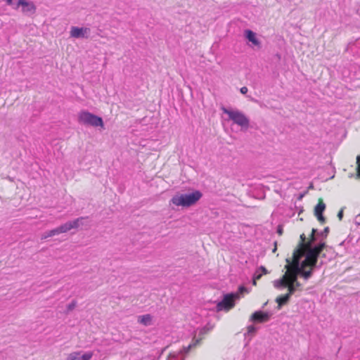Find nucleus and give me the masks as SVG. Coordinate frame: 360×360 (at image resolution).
I'll return each instance as SVG.
<instances>
[{
  "label": "nucleus",
  "instance_id": "29",
  "mask_svg": "<svg viewBox=\"0 0 360 360\" xmlns=\"http://www.w3.org/2000/svg\"><path fill=\"white\" fill-rule=\"evenodd\" d=\"M329 232V228L328 227H326L323 230V233L327 235L328 233Z\"/></svg>",
  "mask_w": 360,
  "mask_h": 360
},
{
  "label": "nucleus",
  "instance_id": "16",
  "mask_svg": "<svg viewBox=\"0 0 360 360\" xmlns=\"http://www.w3.org/2000/svg\"><path fill=\"white\" fill-rule=\"evenodd\" d=\"M84 219V217H79L72 221H68L70 225V230L72 229H77L79 226L81 221Z\"/></svg>",
  "mask_w": 360,
  "mask_h": 360
},
{
  "label": "nucleus",
  "instance_id": "24",
  "mask_svg": "<svg viewBox=\"0 0 360 360\" xmlns=\"http://www.w3.org/2000/svg\"><path fill=\"white\" fill-rule=\"evenodd\" d=\"M316 217H317L318 220H319L320 222H321V223H324V222H325V218L323 217V214H320V215H319V214H317V215H316Z\"/></svg>",
  "mask_w": 360,
  "mask_h": 360
},
{
  "label": "nucleus",
  "instance_id": "22",
  "mask_svg": "<svg viewBox=\"0 0 360 360\" xmlns=\"http://www.w3.org/2000/svg\"><path fill=\"white\" fill-rule=\"evenodd\" d=\"M247 331L248 333H255L256 331V328L254 326H249L247 328Z\"/></svg>",
  "mask_w": 360,
  "mask_h": 360
},
{
  "label": "nucleus",
  "instance_id": "31",
  "mask_svg": "<svg viewBox=\"0 0 360 360\" xmlns=\"http://www.w3.org/2000/svg\"><path fill=\"white\" fill-rule=\"evenodd\" d=\"M295 288H298L300 286V283L296 281V282L295 283Z\"/></svg>",
  "mask_w": 360,
  "mask_h": 360
},
{
  "label": "nucleus",
  "instance_id": "32",
  "mask_svg": "<svg viewBox=\"0 0 360 360\" xmlns=\"http://www.w3.org/2000/svg\"><path fill=\"white\" fill-rule=\"evenodd\" d=\"M257 280H255V278H253V279H252L253 285H255V286L257 285Z\"/></svg>",
  "mask_w": 360,
  "mask_h": 360
},
{
  "label": "nucleus",
  "instance_id": "3",
  "mask_svg": "<svg viewBox=\"0 0 360 360\" xmlns=\"http://www.w3.org/2000/svg\"><path fill=\"white\" fill-rule=\"evenodd\" d=\"M202 193L195 191L191 193H185L174 195L171 201L176 206L191 207L195 205L202 197Z\"/></svg>",
  "mask_w": 360,
  "mask_h": 360
},
{
  "label": "nucleus",
  "instance_id": "13",
  "mask_svg": "<svg viewBox=\"0 0 360 360\" xmlns=\"http://www.w3.org/2000/svg\"><path fill=\"white\" fill-rule=\"evenodd\" d=\"M290 297L288 296V295H287V294L282 295H280V296L277 297L276 299V302L278 304V308L281 309V307L283 305L287 304L288 302L290 300Z\"/></svg>",
  "mask_w": 360,
  "mask_h": 360
},
{
  "label": "nucleus",
  "instance_id": "8",
  "mask_svg": "<svg viewBox=\"0 0 360 360\" xmlns=\"http://www.w3.org/2000/svg\"><path fill=\"white\" fill-rule=\"evenodd\" d=\"M271 315L269 313L262 311H257L251 315L250 320L254 323H262L269 321Z\"/></svg>",
  "mask_w": 360,
  "mask_h": 360
},
{
  "label": "nucleus",
  "instance_id": "10",
  "mask_svg": "<svg viewBox=\"0 0 360 360\" xmlns=\"http://www.w3.org/2000/svg\"><path fill=\"white\" fill-rule=\"evenodd\" d=\"M90 32L89 28L72 27L70 36L74 38L85 37Z\"/></svg>",
  "mask_w": 360,
  "mask_h": 360
},
{
  "label": "nucleus",
  "instance_id": "7",
  "mask_svg": "<svg viewBox=\"0 0 360 360\" xmlns=\"http://www.w3.org/2000/svg\"><path fill=\"white\" fill-rule=\"evenodd\" d=\"M214 323H207L205 326L201 328L199 330V338H193L192 342L188 346L187 350H190L191 348L195 347L198 345L205 338V336L214 329Z\"/></svg>",
  "mask_w": 360,
  "mask_h": 360
},
{
  "label": "nucleus",
  "instance_id": "11",
  "mask_svg": "<svg viewBox=\"0 0 360 360\" xmlns=\"http://www.w3.org/2000/svg\"><path fill=\"white\" fill-rule=\"evenodd\" d=\"M22 6V12L34 13L36 11V7L32 2H28L26 0H18V7Z\"/></svg>",
  "mask_w": 360,
  "mask_h": 360
},
{
  "label": "nucleus",
  "instance_id": "17",
  "mask_svg": "<svg viewBox=\"0 0 360 360\" xmlns=\"http://www.w3.org/2000/svg\"><path fill=\"white\" fill-rule=\"evenodd\" d=\"M57 230L58 231V234L63 233L69 231L70 230V225L68 224V222H66L64 224L60 225V226L57 227Z\"/></svg>",
  "mask_w": 360,
  "mask_h": 360
},
{
  "label": "nucleus",
  "instance_id": "26",
  "mask_svg": "<svg viewBox=\"0 0 360 360\" xmlns=\"http://www.w3.org/2000/svg\"><path fill=\"white\" fill-rule=\"evenodd\" d=\"M277 233L279 236H281L283 233V229L282 225H279L277 228Z\"/></svg>",
  "mask_w": 360,
  "mask_h": 360
},
{
  "label": "nucleus",
  "instance_id": "27",
  "mask_svg": "<svg viewBox=\"0 0 360 360\" xmlns=\"http://www.w3.org/2000/svg\"><path fill=\"white\" fill-rule=\"evenodd\" d=\"M248 91V89L246 86H243L240 89V93L243 94H247Z\"/></svg>",
  "mask_w": 360,
  "mask_h": 360
},
{
  "label": "nucleus",
  "instance_id": "4",
  "mask_svg": "<svg viewBox=\"0 0 360 360\" xmlns=\"http://www.w3.org/2000/svg\"><path fill=\"white\" fill-rule=\"evenodd\" d=\"M222 112L229 116V120L242 128L247 129L250 126V120L244 113L239 110H233L224 107L221 108Z\"/></svg>",
  "mask_w": 360,
  "mask_h": 360
},
{
  "label": "nucleus",
  "instance_id": "30",
  "mask_svg": "<svg viewBox=\"0 0 360 360\" xmlns=\"http://www.w3.org/2000/svg\"><path fill=\"white\" fill-rule=\"evenodd\" d=\"M5 1L8 5H11L13 3V0H5Z\"/></svg>",
  "mask_w": 360,
  "mask_h": 360
},
{
  "label": "nucleus",
  "instance_id": "18",
  "mask_svg": "<svg viewBox=\"0 0 360 360\" xmlns=\"http://www.w3.org/2000/svg\"><path fill=\"white\" fill-rule=\"evenodd\" d=\"M56 235H58V231L57 230V228H56L54 229H52V230L46 232L44 235H42L41 239H46V238H47L49 237H52V236H56Z\"/></svg>",
  "mask_w": 360,
  "mask_h": 360
},
{
  "label": "nucleus",
  "instance_id": "25",
  "mask_svg": "<svg viewBox=\"0 0 360 360\" xmlns=\"http://www.w3.org/2000/svg\"><path fill=\"white\" fill-rule=\"evenodd\" d=\"M258 270L261 271V274H262V275L266 274L268 273L266 269L263 266H261Z\"/></svg>",
  "mask_w": 360,
  "mask_h": 360
},
{
  "label": "nucleus",
  "instance_id": "2",
  "mask_svg": "<svg viewBox=\"0 0 360 360\" xmlns=\"http://www.w3.org/2000/svg\"><path fill=\"white\" fill-rule=\"evenodd\" d=\"M287 264L285 266V273L277 281H274V285L276 288H287L288 296H291L296 290L295 283L297 276L301 275L305 280L309 279L313 273L314 268L302 267V265L290 262V259H286Z\"/></svg>",
  "mask_w": 360,
  "mask_h": 360
},
{
  "label": "nucleus",
  "instance_id": "1",
  "mask_svg": "<svg viewBox=\"0 0 360 360\" xmlns=\"http://www.w3.org/2000/svg\"><path fill=\"white\" fill-rule=\"evenodd\" d=\"M326 247L325 242L320 243L314 248H310V242L306 240L304 233L300 235V241L294 250L290 262L302 265V267L314 268L318 262V257Z\"/></svg>",
  "mask_w": 360,
  "mask_h": 360
},
{
  "label": "nucleus",
  "instance_id": "20",
  "mask_svg": "<svg viewBox=\"0 0 360 360\" xmlns=\"http://www.w3.org/2000/svg\"><path fill=\"white\" fill-rule=\"evenodd\" d=\"M316 231V230L315 229H312L311 235L309 236V238L308 239V242H310V248H311V245L315 240Z\"/></svg>",
  "mask_w": 360,
  "mask_h": 360
},
{
  "label": "nucleus",
  "instance_id": "15",
  "mask_svg": "<svg viewBox=\"0 0 360 360\" xmlns=\"http://www.w3.org/2000/svg\"><path fill=\"white\" fill-rule=\"evenodd\" d=\"M138 321L144 326H149L152 323V316L150 314L142 315L139 317Z\"/></svg>",
  "mask_w": 360,
  "mask_h": 360
},
{
  "label": "nucleus",
  "instance_id": "6",
  "mask_svg": "<svg viewBox=\"0 0 360 360\" xmlns=\"http://www.w3.org/2000/svg\"><path fill=\"white\" fill-rule=\"evenodd\" d=\"M239 299V295L238 293H229L226 294L224 296L223 300L218 302L216 308L217 311H220L222 310L229 311L235 306V300Z\"/></svg>",
  "mask_w": 360,
  "mask_h": 360
},
{
  "label": "nucleus",
  "instance_id": "14",
  "mask_svg": "<svg viewBox=\"0 0 360 360\" xmlns=\"http://www.w3.org/2000/svg\"><path fill=\"white\" fill-rule=\"evenodd\" d=\"M245 36L247 37V39L252 42V44H254L256 46H258L259 44V41L257 40V37H256V34L255 32H253L251 30H246L245 31Z\"/></svg>",
  "mask_w": 360,
  "mask_h": 360
},
{
  "label": "nucleus",
  "instance_id": "5",
  "mask_svg": "<svg viewBox=\"0 0 360 360\" xmlns=\"http://www.w3.org/2000/svg\"><path fill=\"white\" fill-rule=\"evenodd\" d=\"M78 122L81 124L92 127H101L103 128L104 124L101 117L96 116L88 111H81L78 114Z\"/></svg>",
  "mask_w": 360,
  "mask_h": 360
},
{
  "label": "nucleus",
  "instance_id": "23",
  "mask_svg": "<svg viewBox=\"0 0 360 360\" xmlns=\"http://www.w3.org/2000/svg\"><path fill=\"white\" fill-rule=\"evenodd\" d=\"M262 276V274L261 273H259V270H257L256 272H255V274L254 275L253 278H255V280H259Z\"/></svg>",
  "mask_w": 360,
  "mask_h": 360
},
{
  "label": "nucleus",
  "instance_id": "21",
  "mask_svg": "<svg viewBox=\"0 0 360 360\" xmlns=\"http://www.w3.org/2000/svg\"><path fill=\"white\" fill-rule=\"evenodd\" d=\"M249 290L244 286H239L238 288V292H237L238 295H243V293H248Z\"/></svg>",
  "mask_w": 360,
  "mask_h": 360
},
{
  "label": "nucleus",
  "instance_id": "12",
  "mask_svg": "<svg viewBox=\"0 0 360 360\" xmlns=\"http://www.w3.org/2000/svg\"><path fill=\"white\" fill-rule=\"evenodd\" d=\"M325 209H326V205L323 202V199L322 198H319V200H318V203H317V205H316V207L314 208V214L315 215H317V214L320 215V214H323V212L325 210Z\"/></svg>",
  "mask_w": 360,
  "mask_h": 360
},
{
  "label": "nucleus",
  "instance_id": "9",
  "mask_svg": "<svg viewBox=\"0 0 360 360\" xmlns=\"http://www.w3.org/2000/svg\"><path fill=\"white\" fill-rule=\"evenodd\" d=\"M93 355L92 352H87L82 354L81 352H73L67 356L66 360H91Z\"/></svg>",
  "mask_w": 360,
  "mask_h": 360
},
{
  "label": "nucleus",
  "instance_id": "28",
  "mask_svg": "<svg viewBox=\"0 0 360 360\" xmlns=\"http://www.w3.org/2000/svg\"><path fill=\"white\" fill-rule=\"evenodd\" d=\"M342 216H343V211L342 210H340L338 214V217L339 218L340 220L342 219Z\"/></svg>",
  "mask_w": 360,
  "mask_h": 360
},
{
  "label": "nucleus",
  "instance_id": "19",
  "mask_svg": "<svg viewBox=\"0 0 360 360\" xmlns=\"http://www.w3.org/2000/svg\"><path fill=\"white\" fill-rule=\"evenodd\" d=\"M356 175L358 179H360V154L356 157Z\"/></svg>",
  "mask_w": 360,
  "mask_h": 360
}]
</instances>
